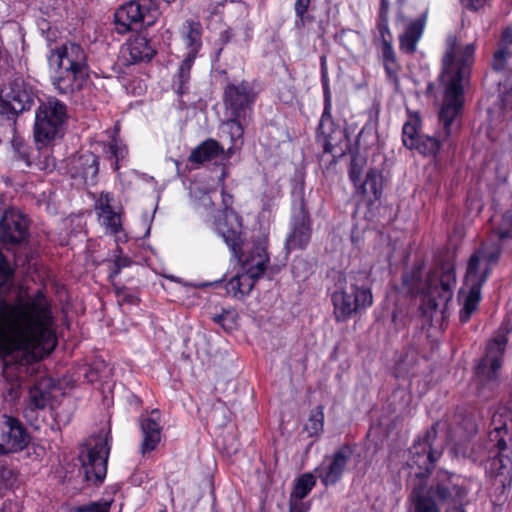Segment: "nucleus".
<instances>
[{
  "instance_id": "43",
  "label": "nucleus",
  "mask_w": 512,
  "mask_h": 512,
  "mask_svg": "<svg viewBox=\"0 0 512 512\" xmlns=\"http://www.w3.org/2000/svg\"><path fill=\"white\" fill-rule=\"evenodd\" d=\"M511 461L508 455L504 452H497V455L492 459L491 468L498 474L503 475L510 469Z\"/></svg>"
},
{
  "instance_id": "3",
  "label": "nucleus",
  "mask_w": 512,
  "mask_h": 512,
  "mask_svg": "<svg viewBox=\"0 0 512 512\" xmlns=\"http://www.w3.org/2000/svg\"><path fill=\"white\" fill-rule=\"evenodd\" d=\"M469 489L466 481L458 475L439 471L430 486L416 484L409 495V512H468L465 501Z\"/></svg>"
},
{
  "instance_id": "7",
  "label": "nucleus",
  "mask_w": 512,
  "mask_h": 512,
  "mask_svg": "<svg viewBox=\"0 0 512 512\" xmlns=\"http://www.w3.org/2000/svg\"><path fill=\"white\" fill-rule=\"evenodd\" d=\"M269 257L266 252V241L256 243L251 251L245 255L240 272L226 284V291L237 299L247 296L256 281L264 274Z\"/></svg>"
},
{
  "instance_id": "49",
  "label": "nucleus",
  "mask_w": 512,
  "mask_h": 512,
  "mask_svg": "<svg viewBox=\"0 0 512 512\" xmlns=\"http://www.w3.org/2000/svg\"><path fill=\"white\" fill-rule=\"evenodd\" d=\"M362 161L360 159L354 158L350 165L349 176L351 181L355 186L360 184L362 177Z\"/></svg>"
},
{
  "instance_id": "42",
  "label": "nucleus",
  "mask_w": 512,
  "mask_h": 512,
  "mask_svg": "<svg viewBox=\"0 0 512 512\" xmlns=\"http://www.w3.org/2000/svg\"><path fill=\"white\" fill-rule=\"evenodd\" d=\"M17 482V475L14 470L8 467L0 468V495L6 490L12 489Z\"/></svg>"
},
{
  "instance_id": "36",
  "label": "nucleus",
  "mask_w": 512,
  "mask_h": 512,
  "mask_svg": "<svg viewBox=\"0 0 512 512\" xmlns=\"http://www.w3.org/2000/svg\"><path fill=\"white\" fill-rule=\"evenodd\" d=\"M419 122L418 117L412 116L403 125L402 140L403 144L409 149H413L417 146V140L421 136L418 134Z\"/></svg>"
},
{
  "instance_id": "58",
  "label": "nucleus",
  "mask_w": 512,
  "mask_h": 512,
  "mask_svg": "<svg viewBox=\"0 0 512 512\" xmlns=\"http://www.w3.org/2000/svg\"><path fill=\"white\" fill-rule=\"evenodd\" d=\"M223 203L225 205V208H230L229 204L231 203V197L223 194Z\"/></svg>"
},
{
  "instance_id": "12",
  "label": "nucleus",
  "mask_w": 512,
  "mask_h": 512,
  "mask_svg": "<svg viewBox=\"0 0 512 512\" xmlns=\"http://www.w3.org/2000/svg\"><path fill=\"white\" fill-rule=\"evenodd\" d=\"M32 88L21 78H16L0 90V110L2 113L18 114L29 110L34 103Z\"/></svg>"
},
{
  "instance_id": "20",
  "label": "nucleus",
  "mask_w": 512,
  "mask_h": 512,
  "mask_svg": "<svg viewBox=\"0 0 512 512\" xmlns=\"http://www.w3.org/2000/svg\"><path fill=\"white\" fill-rule=\"evenodd\" d=\"M28 236L27 218L19 211H5L0 220V241L3 244H18Z\"/></svg>"
},
{
  "instance_id": "53",
  "label": "nucleus",
  "mask_w": 512,
  "mask_h": 512,
  "mask_svg": "<svg viewBox=\"0 0 512 512\" xmlns=\"http://www.w3.org/2000/svg\"><path fill=\"white\" fill-rule=\"evenodd\" d=\"M0 512H21V507L17 502L7 501L3 504Z\"/></svg>"
},
{
  "instance_id": "17",
  "label": "nucleus",
  "mask_w": 512,
  "mask_h": 512,
  "mask_svg": "<svg viewBox=\"0 0 512 512\" xmlns=\"http://www.w3.org/2000/svg\"><path fill=\"white\" fill-rule=\"evenodd\" d=\"M48 63L51 69L89 70L84 49L74 42L64 43L51 50Z\"/></svg>"
},
{
  "instance_id": "10",
  "label": "nucleus",
  "mask_w": 512,
  "mask_h": 512,
  "mask_svg": "<svg viewBox=\"0 0 512 512\" xmlns=\"http://www.w3.org/2000/svg\"><path fill=\"white\" fill-rule=\"evenodd\" d=\"M160 15L154 0H132L117 9L115 25L118 33L152 26Z\"/></svg>"
},
{
  "instance_id": "15",
  "label": "nucleus",
  "mask_w": 512,
  "mask_h": 512,
  "mask_svg": "<svg viewBox=\"0 0 512 512\" xmlns=\"http://www.w3.org/2000/svg\"><path fill=\"white\" fill-rule=\"evenodd\" d=\"M507 338L498 333L487 345L486 355L476 367V377L483 384L493 385L501 367V359L506 347Z\"/></svg>"
},
{
  "instance_id": "45",
  "label": "nucleus",
  "mask_w": 512,
  "mask_h": 512,
  "mask_svg": "<svg viewBox=\"0 0 512 512\" xmlns=\"http://www.w3.org/2000/svg\"><path fill=\"white\" fill-rule=\"evenodd\" d=\"M499 241H504L512 238V214L505 215L496 232Z\"/></svg>"
},
{
  "instance_id": "31",
  "label": "nucleus",
  "mask_w": 512,
  "mask_h": 512,
  "mask_svg": "<svg viewBox=\"0 0 512 512\" xmlns=\"http://www.w3.org/2000/svg\"><path fill=\"white\" fill-rule=\"evenodd\" d=\"M310 239V228L308 220L305 216H302L299 220H296L292 232L289 234L286 240V247L289 250L302 249L306 246Z\"/></svg>"
},
{
  "instance_id": "4",
  "label": "nucleus",
  "mask_w": 512,
  "mask_h": 512,
  "mask_svg": "<svg viewBox=\"0 0 512 512\" xmlns=\"http://www.w3.org/2000/svg\"><path fill=\"white\" fill-rule=\"evenodd\" d=\"M455 274L452 270H446L439 274L433 272L428 275L425 282L422 280V268L413 267L403 275L402 291L407 294L423 295L422 312L427 317H432L433 312L439 308H445L453 296Z\"/></svg>"
},
{
  "instance_id": "30",
  "label": "nucleus",
  "mask_w": 512,
  "mask_h": 512,
  "mask_svg": "<svg viewBox=\"0 0 512 512\" xmlns=\"http://www.w3.org/2000/svg\"><path fill=\"white\" fill-rule=\"evenodd\" d=\"M512 65V30L506 29L501 37L499 48L495 52L492 67L495 70H502Z\"/></svg>"
},
{
  "instance_id": "23",
  "label": "nucleus",
  "mask_w": 512,
  "mask_h": 512,
  "mask_svg": "<svg viewBox=\"0 0 512 512\" xmlns=\"http://www.w3.org/2000/svg\"><path fill=\"white\" fill-rule=\"evenodd\" d=\"M161 415L158 410H153L149 416L143 418L140 423L143 440L141 453L145 455L156 449L162 436Z\"/></svg>"
},
{
  "instance_id": "38",
  "label": "nucleus",
  "mask_w": 512,
  "mask_h": 512,
  "mask_svg": "<svg viewBox=\"0 0 512 512\" xmlns=\"http://www.w3.org/2000/svg\"><path fill=\"white\" fill-rule=\"evenodd\" d=\"M240 119L231 117V119L224 121L221 126L222 132L229 135L233 145H236L237 141L242 139L243 127Z\"/></svg>"
},
{
  "instance_id": "41",
  "label": "nucleus",
  "mask_w": 512,
  "mask_h": 512,
  "mask_svg": "<svg viewBox=\"0 0 512 512\" xmlns=\"http://www.w3.org/2000/svg\"><path fill=\"white\" fill-rule=\"evenodd\" d=\"M213 321L221 325L224 330L230 331L236 327L237 313L234 310H224L213 316Z\"/></svg>"
},
{
  "instance_id": "40",
  "label": "nucleus",
  "mask_w": 512,
  "mask_h": 512,
  "mask_svg": "<svg viewBox=\"0 0 512 512\" xmlns=\"http://www.w3.org/2000/svg\"><path fill=\"white\" fill-rule=\"evenodd\" d=\"M439 147L440 140L438 138L421 135L417 140V146H415L413 149H417L423 154L434 155L439 150Z\"/></svg>"
},
{
  "instance_id": "34",
  "label": "nucleus",
  "mask_w": 512,
  "mask_h": 512,
  "mask_svg": "<svg viewBox=\"0 0 512 512\" xmlns=\"http://www.w3.org/2000/svg\"><path fill=\"white\" fill-rule=\"evenodd\" d=\"M331 118V100L328 90L325 89V106L319 123V130L325 136L327 144H332L334 140L333 135L337 133V130L332 128L333 122ZM338 132L341 133L340 130Z\"/></svg>"
},
{
  "instance_id": "28",
  "label": "nucleus",
  "mask_w": 512,
  "mask_h": 512,
  "mask_svg": "<svg viewBox=\"0 0 512 512\" xmlns=\"http://www.w3.org/2000/svg\"><path fill=\"white\" fill-rule=\"evenodd\" d=\"M224 153V148L214 139H207L199 144L189 156V161L196 164L214 160Z\"/></svg>"
},
{
  "instance_id": "48",
  "label": "nucleus",
  "mask_w": 512,
  "mask_h": 512,
  "mask_svg": "<svg viewBox=\"0 0 512 512\" xmlns=\"http://www.w3.org/2000/svg\"><path fill=\"white\" fill-rule=\"evenodd\" d=\"M13 148L15 152L19 155V158L23 160L26 165L31 164V156L29 152V147L21 140L15 139L13 141Z\"/></svg>"
},
{
  "instance_id": "35",
  "label": "nucleus",
  "mask_w": 512,
  "mask_h": 512,
  "mask_svg": "<svg viewBox=\"0 0 512 512\" xmlns=\"http://www.w3.org/2000/svg\"><path fill=\"white\" fill-rule=\"evenodd\" d=\"M195 58L185 56L181 62L178 72L174 77L173 86L178 94H183L187 90V84L190 80V71Z\"/></svg>"
},
{
  "instance_id": "54",
  "label": "nucleus",
  "mask_w": 512,
  "mask_h": 512,
  "mask_svg": "<svg viewBox=\"0 0 512 512\" xmlns=\"http://www.w3.org/2000/svg\"><path fill=\"white\" fill-rule=\"evenodd\" d=\"M468 3H467V6H470L471 8H478V6H480L482 4V2L484 0H467Z\"/></svg>"
},
{
  "instance_id": "47",
  "label": "nucleus",
  "mask_w": 512,
  "mask_h": 512,
  "mask_svg": "<svg viewBox=\"0 0 512 512\" xmlns=\"http://www.w3.org/2000/svg\"><path fill=\"white\" fill-rule=\"evenodd\" d=\"M454 451L457 455H460L464 458H469L472 461H477L480 459V454H478L474 450V446H472L470 443L466 444H457L454 447Z\"/></svg>"
},
{
  "instance_id": "32",
  "label": "nucleus",
  "mask_w": 512,
  "mask_h": 512,
  "mask_svg": "<svg viewBox=\"0 0 512 512\" xmlns=\"http://www.w3.org/2000/svg\"><path fill=\"white\" fill-rule=\"evenodd\" d=\"M103 154L106 158L112 160L111 167L114 171L120 168V163L127 157L128 150L126 145L115 136L111 141L103 146Z\"/></svg>"
},
{
  "instance_id": "56",
  "label": "nucleus",
  "mask_w": 512,
  "mask_h": 512,
  "mask_svg": "<svg viewBox=\"0 0 512 512\" xmlns=\"http://www.w3.org/2000/svg\"><path fill=\"white\" fill-rule=\"evenodd\" d=\"M202 204L205 207H209L212 204V201H211V198L209 195L204 194L203 199H202Z\"/></svg>"
},
{
  "instance_id": "5",
  "label": "nucleus",
  "mask_w": 512,
  "mask_h": 512,
  "mask_svg": "<svg viewBox=\"0 0 512 512\" xmlns=\"http://www.w3.org/2000/svg\"><path fill=\"white\" fill-rule=\"evenodd\" d=\"M334 315L338 322L346 321L373 303L371 282L366 271L339 274L332 292Z\"/></svg>"
},
{
  "instance_id": "24",
  "label": "nucleus",
  "mask_w": 512,
  "mask_h": 512,
  "mask_svg": "<svg viewBox=\"0 0 512 512\" xmlns=\"http://www.w3.org/2000/svg\"><path fill=\"white\" fill-rule=\"evenodd\" d=\"M52 380L46 376H40L35 380L29 389V396L27 407L25 409L26 415L35 410H44L52 398Z\"/></svg>"
},
{
  "instance_id": "22",
  "label": "nucleus",
  "mask_w": 512,
  "mask_h": 512,
  "mask_svg": "<svg viewBox=\"0 0 512 512\" xmlns=\"http://www.w3.org/2000/svg\"><path fill=\"white\" fill-rule=\"evenodd\" d=\"M89 70L55 69L52 84L60 94H73L83 88Z\"/></svg>"
},
{
  "instance_id": "21",
  "label": "nucleus",
  "mask_w": 512,
  "mask_h": 512,
  "mask_svg": "<svg viewBox=\"0 0 512 512\" xmlns=\"http://www.w3.org/2000/svg\"><path fill=\"white\" fill-rule=\"evenodd\" d=\"M67 166L72 178H79L84 184H93L99 170L98 157L91 152L74 155L68 160Z\"/></svg>"
},
{
  "instance_id": "37",
  "label": "nucleus",
  "mask_w": 512,
  "mask_h": 512,
  "mask_svg": "<svg viewBox=\"0 0 512 512\" xmlns=\"http://www.w3.org/2000/svg\"><path fill=\"white\" fill-rule=\"evenodd\" d=\"M316 483V477L312 473L303 474L298 480L294 487L293 496L302 500L312 490Z\"/></svg>"
},
{
  "instance_id": "55",
  "label": "nucleus",
  "mask_w": 512,
  "mask_h": 512,
  "mask_svg": "<svg viewBox=\"0 0 512 512\" xmlns=\"http://www.w3.org/2000/svg\"><path fill=\"white\" fill-rule=\"evenodd\" d=\"M379 28H380V33H381L382 38H383V35L386 37V34H388V35L390 34L388 26L386 24H381Z\"/></svg>"
},
{
  "instance_id": "6",
  "label": "nucleus",
  "mask_w": 512,
  "mask_h": 512,
  "mask_svg": "<svg viewBox=\"0 0 512 512\" xmlns=\"http://www.w3.org/2000/svg\"><path fill=\"white\" fill-rule=\"evenodd\" d=\"M499 255L498 246L481 247L470 257L464 287L459 292V300L463 302V308L460 311L462 323H466L477 310L481 299V287L486 282Z\"/></svg>"
},
{
  "instance_id": "39",
  "label": "nucleus",
  "mask_w": 512,
  "mask_h": 512,
  "mask_svg": "<svg viewBox=\"0 0 512 512\" xmlns=\"http://www.w3.org/2000/svg\"><path fill=\"white\" fill-rule=\"evenodd\" d=\"M324 425V414L320 407L313 410L310 414V417L305 424V429L309 433L310 436L318 435L323 430Z\"/></svg>"
},
{
  "instance_id": "11",
  "label": "nucleus",
  "mask_w": 512,
  "mask_h": 512,
  "mask_svg": "<svg viewBox=\"0 0 512 512\" xmlns=\"http://www.w3.org/2000/svg\"><path fill=\"white\" fill-rule=\"evenodd\" d=\"M110 452L108 435L90 438L79 454L82 470L87 481L100 483L106 476Z\"/></svg>"
},
{
  "instance_id": "57",
  "label": "nucleus",
  "mask_w": 512,
  "mask_h": 512,
  "mask_svg": "<svg viewBox=\"0 0 512 512\" xmlns=\"http://www.w3.org/2000/svg\"><path fill=\"white\" fill-rule=\"evenodd\" d=\"M92 512H108V507H107V505H104L101 507L95 506V507H93Z\"/></svg>"
},
{
  "instance_id": "9",
  "label": "nucleus",
  "mask_w": 512,
  "mask_h": 512,
  "mask_svg": "<svg viewBox=\"0 0 512 512\" xmlns=\"http://www.w3.org/2000/svg\"><path fill=\"white\" fill-rule=\"evenodd\" d=\"M436 438L434 428L428 430L422 438L414 442L409 449L407 466L410 469V476H414L411 481V491L416 484H427L423 478L431 471L435 462L440 458L441 452L433 448V440Z\"/></svg>"
},
{
  "instance_id": "27",
  "label": "nucleus",
  "mask_w": 512,
  "mask_h": 512,
  "mask_svg": "<svg viewBox=\"0 0 512 512\" xmlns=\"http://www.w3.org/2000/svg\"><path fill=\"white\" fill-rule=\"evenodd\" d=\"M122 53L128 55L129 63H137L150 60L155 54V50L149 45V41L144 36H136L129 40L123 47Z\"/></svg>"
},
{
  "instance_id": "8",
  "label": "nucleus",
  "mask_w": 512,
  "mask_h": 512,
  "mask_svg": "<svg viewBox=\"0 0 512 512\" xmlns=\"http://www.w3.org/2000/svg\"><path fill=\"white\" fill-rule=\"evenodd\" d=\"M67 118L66 105L56 98L41 102L35 111L34 138L40 148L61 135Z\"/></svg>"
},
{
  "instance_id": "26",
  "label": "nucleus",
  "mask_w": 512,
  "mask_h": 512,
  "mask_svg": "<svg viewBox=\"0 0 512 512\" xmlns=\"http://www.w3.org/2000/svg\"><path fill=\"white\" fill-rule=\"evenodd\" d=\"M509 415L495 414L492 418L493 429L489 432V443L491 447L497 449L498 452H505L507 450V440L512 437L510 426L508 424Z\"/></svg>"
},
{
  "instance_id": "2",
  "label": "nucleus",
  "mask_w": 512,
  "mask_h": 512,
  "mask_svg": "<svg viewBox=\"0 0 512 512\" xmlns=\"http://www.w3.org/2000/svg\"><path fill=\"white\" fill-rule=\"evenodd\" d=\"M446 45L441 74L445 86L444 103L439 112V119L443 125V139L450 136L453 121L461 112L463 89L470 75L475 52L474 44L461 45L452 36L447 38Z\"/></svg>"
},
{
  "instance_id": "52",
  "label": "nucleus",
  "mask_w": 512,
  "mask_h": 512,
  "mask_svg": "<svg viewBox=\"0 0 512 512\" xmlns=\"http://www.w3.org/2000/svg\"><path fill=\"white\" fill-rule=\"evenodd\" d=\"M130 265V260L127 257H117L114 261V268L110 273V277L113 278L120 273V270Z\"/></svg>"
},
{
  "instance_id": "46",
  "label": "nucleus",
  "mask_w": 512,
  "mask_h": 512,
  "mask_svg": "<svg viewBox=\"0 0 512 512\" xmlns=\"http://www.w3.org/2000/svg\"><path fill=\"white\" fill-rule=\"evenodd\" d=\"M310 4V0H296L295 13H296V26H303L308 17L305 15Z\"/></svg>"
},
{
  "instance_id": "1",
  "label": "nucleus",
  "mask_w": 512,
  "mask_h": 512,
  "mask_svg": "<svg viewBox=\"0 0 512 512\" xmlns=\"http://www.w3.org/2000/svg\"><path fill=\"white\" fill-rule=\"evenodd\" d=\"M55 319L41 292L0 296V366L10 392L40 372V362L55 349Z\"/></svg>"
},
{
  "instance_id": "18",
  "label": "nucleus",
  "mask_w": 512,
  "mask_h": 512,
  "mask_svg": "<svg viewBox=\"0 0 512 512\" xmlns=\"http://www.w3.org/2000/svg\"><path fill=\"white\" fill-rule=\"evenodd\" d=\"M351 457L352 450L348 446L339 448L331 456L325 457L321 464L315 468L316 477L326 487L336 484L344 474Z\"/></svg>"
},
{
  "instance_id": "51",
  "label": "nucleus",
  "mask_w": 512,
  "mask_h": 512,
  "mask_svg": "<svg viewBox=\"0 0 512 512\" xmlns=\"http://www.w3.org/2000/svg\"><path fill=\"white\" fill-rule=\"evenodd\" d=\"M382 57L383 61L396 59L395 52L393 50L391 41L383 35L382 40Z\"/></svg>"
},
{
  "instance_id": "50",
  "label": "nucleus",
  "mask_w": 512,
  "mask_h": 512,
  "mask_svg": "<svg viewBox=\"0 0 512 512\" xmlns=\"http://www.w3.org/2000/svg\"><path fill=\"white\" fill-rule=\"evenodd\" d=\"M383 64H384V68H385V71H386V74L388 76V78L394 83V84H398V71H399V65L396 61V59H393V60H386V61H383Z\"/></svg>"
},
{
  "instance_id": "29",
  "label": "nucleus",
  "mask_w": 512,
  "mask_h": 512,
  "mask_svg": "<svg viewBox=\"0 0 512 512\" xmlns=\"http://www.w3.org/2000/svg\"><path fill=\"white\" fill-rule=\"evenodd\" d=\"M424 29V20L416 19L407 24L405 31L400 35V49L412 54L415 52Z\"/></svg>"
},
{
  "instance_id": "44",
  "label": "nucleus",
  "mask_w": 512,
  "mask_h": 512,
  "mask_svg": "<svg viewBox=\"0 0 512 512\" xmlns=\"http://www.w3.org/2000/svg\"><path fill=\"white\" fill-rule=\"evenodd\" d=\"M13 271L0 252V289L9 285L12 281Z\"/></svg>"
},
{
  "instance_id": "25",
  "label": "nucleus",
  "mask_w": 512,
  "mask_h": 512,
  "mask_svg": "<svg viewBox=\"0 0 512 512\" xmlns=\"http://www.w3.org/2000/svg\"><path fill=\"white\" fill-rule=\"evenodd\" d=\"M182 44L187 50L185 56L196 58L202 47V26L193 20L185 21L180 29Z\"/></svg>"
},
{
  "instance_id": "33",
  "label": "nucleus",
  "mask_w": 512,
  "mask_h": 512,
  "mask_svg": "<svg viewBox=\"0 0 512 512\" xmlns=\"http://www.w3.org/2000/svg\"><path fill=\"white\" fill-rule=\"evenodd\" d=\"M357 189L364 195L371 196L378 199L382 190V175L375 169H370L365 177V180L358 184Z\"/></svg>"
},
{
  "instance_id": "14",
  "label": "nucleus",
  "mask_w": 512,
  "mask_h": 512,
  "mask_svg": "<svg viewBox=\"0 0 512 512\" xmlns=\"http://www.w3.org/2000/svg\"><path fill=\"white\" fill-rule=\"evenodd\" d=\"M215 231L237 257L245 240L241 216L231 208H224L215 220Z\"/></svg>"
},
{
  "instance_id": "16",
  "label": "nucleus",
  "mask_w": 512,
  "mask_h": 512,
  "mask_svg": "<svg viewBox=\"0 0 512 512\" xmlns=\"http://www.w3.org/2000/svg\"><path fill=\"white\" fill-rule=\"evenodd\" d=\"M29 443V435L22 423L11 416L0 417V454L23 450Z\"/></svg>"
},
{
  "instance_id": "19",
  "label": "nucleus",
  "mask_w": 512,
  "mask_h": 512,
  "mask_svg": "<svg viewBox=\"0 0 512 512\" xmlns=\"http://www.w3.org/2000/svg\"><path fill=\"white\" fill-rule=\"evenodd\" d=\"M224 95L226 110L231 117L235 118H244L255 100L253 89L247 81L228 85Z\"/></svg>"
},
{
  "instance_id": "59",
  "label": "nucleus",
  "mask_w": 512,
  "mask_h": 512,
  "mask_svg": "<svg viewBox=\"0 0 512 512\" xmlns=\"http://www.w3.org/2000/svg\"><path fill=\"white\" fill-rule=\"evenodd\" d=\"M470 431H471V432H474V431H475V429H474V427H473V426H471Z\"/></svg>"
},
{
  "instance_id": "13",
  "label": "nucleus",
  "mask_w": 512,
  "mask_h": 512,
  "mask_svg": "<svg viewBox=\"0 0 512 512\" xmlns=\"http://www.w3.org/2000/svg\"><path fill=\"white\" fill-rule=\"evenodd\" d=\"M114 198L110 193L102 192L95 201L97 220L105 233L113 235L116 242L126 241V234L122 224V212L114 206Z\"/></svg>"
}]
</instances>
